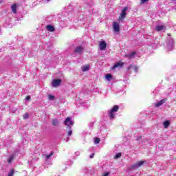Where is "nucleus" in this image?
Returning <instances> with one entry per match:
<instances>
[{
    "instance_id": "11",
    "label": "nucleus",
    "mask_w": 176,
    "mask_h": 176,
    "mask_svg": "<svg viewBox=\"0 0 176 176\" xmlns=\"http://www.w3.org/2000/svg\"><path fill=\"white\" fill-rule=\"evenodd\" d=\"M166 28V26H164V25H157L155 27V30L157 32H159L160 31H163V30H164Z\"/></svg>"
},
{
    "instance_id": "34",
    "label": "nucleus",
    "mask_w": 176,
    "mask_h": 176,
    "mask_svg": "<svg viewBox=\"0 0 176 176\" xmlns=\"http://www.w3.org/2000/svg\"><path fill=\"white\" fill-rule=\"evenodd\" d=\"M47 1H50V0H47Z\"/></svg>"
},
{
    "instance_id": "8",
    "label": "nucleus",
    "mask_w": 176,
    "mask_h": 176,
    "mask_svg": "<svg viewBox=\"0 0 176 176\" xmlns=\"http://www.w3.org/2000/svg\"><path fill=\"white\" fill-rule=\"evenodd\" d=\"M113 28L115 32H119V31H120V27H119V23L118 22H113Z\"/></svg>"
},
{
    "instance_id": "30",
    "label": "nucleus",
    "mask_w": 176,
    "mask_h": 176,
    "mask_svg": "<svg viewBox=\"0 0 176 176\" xmlns=\"http://www.w3.org/2000/svg\"><path fill=\"white\" fill-rule=\"evenodd\" d=\"M94 155H95L94 153L91 154L90 156H89L90 159H94Z\"/></svg>"
},
{
    "instance_id": "22",
    "label": "nucleus",
    "mask_w": 176,
    "mask_h": 176,
    "mask_svg": "<svg viewBox=\"0 0 176 176\" xmlns=\"http://www.w3.org/2000/svg\"><path fill=\"white\" fill-rule=\"evenodd\" d=\"M13 159H14V157L13 155H12L8 160V163H9V164H10V163H12V160H13Z\"/></svg>"
},
{
    "instance_id": "15",
    "label": "nucleus",
    "mask_w": 176,
    "mask_h": 176,
    "mask_svg": "<svg viewBox=\"0 0 176 176\" xmlns=\"http://www.w3.org/2000/svg\"><path fill=\"white\" fill-rule=\"evenodd\" d=\"M60 121H58V120H57L56 118L52 120V126H55L56 127H57Z\"/></svg>"
},
{
    "instance_id": "28",
    "label": "nucleus",
    "mask_w": 176,
    "mask_h": 176,
    "mask_svg": "<svg viewBox=\"0 0 176 176\" xmlns=\"http://www.w3.org/2000/svg\"><path fill=\"white\" fill-rule=\"evenodd\" d=\"M25 100H27L28 101H30V100H31V96H27L25 97Z\"/></svg>"
},
{
    "instance_id": "12",
    "label": "nucleus",
    "mask_w": 176,
    "mask_h": 176,
    "mask_svg": "<svg viewBox=\"0 0 176 176\" xmlns=\"http://www.w3.org/2000/svg\"><path fill=\"white\" fill-rule=\"evenodd\" d=\"M11 9H12V13H17V4L14 3L12 6H11Z\"/></svg>"
},
{
    "instance_id": "10",
    "label": "nucleus",
    "mask_w": 176,
    "mask_h": 176,
    "mask_svg": "<svg viewBox=\"0 0 176 176\" xmlns=\"http://www.w3.org/2000/svg\"><path fill=\"white\" fill-rule=\"evenodd\" d=\"M166 101H167V100L162 99L160 101H159L158 102L155 103V107H162V105H163V104H164L166 102Z\"/></svg>"
},
{
    "instance_id": "2",
    "label": "nucleus",
    "mask_w": 176,
    "mask_h": 176,
    "mask_svg": "<svg viewBox=\"0 0 176 176\" xmlns=\"http://www.w3.org/2000/svg\"><path fill=\"white\" fill-rule=\"evenodd\" d=\"M119 111V106L115 105L111 110L109 113V117L112 120L113 119H115V113L114 112H118Z\"/></svg>"
},
{
    "instance_id": "26",
    "label": "nucleus",
    "mask_w": 176,
    "mask_h": 176,
    "mask_svg": "<svg viewBox=\"0 0 176 176\" xmlns=\"http://www.w3.org/2000/svg\"><path fill=\"white\" fill-rule=\"evenodd\" d=\"M53 155H54V153L51 152L50 155H47V159H49V157H50L51 156H53Z\"/></svg>"
},
{
    "instance_id": "23",
    "label": "nucleus",
    "mask_w": 176,
    "mask_h": 176,
    "mask_svg": "<svg viewBox=\"0 0 176 176\" xmlns=\"http://www.w3.org/2000/svg\"><path fill=\"white\" fill-rule=\"evenodd\" d=\"M48 98H49V100H54L56 98L53 95H49Z\"/></svg>"
},
{
    "instance_id": "9",
    "label": "nucleus",
    "mask_w": 176,
    "mask_h": 176,
    "mask_svg": "<svg viewBox=\"0 0 176 176\" xmlns=\"http://www.w3.org/2000/svg\"><path fill=\"white\" fill-rule=\"evenodd\" d=\"M99 47L100 50H105L107 49V43L104 41H101L99 44Z\"/></svg>"
},
{
    "instance_id": "1",
    "label": "nucleus",
    "mask_w": 176,
    "mask_h": 176,
    "mask_svg": "<svg viewBox=\"0 0 176 176\" xmlns=\"http://www.w3.org/2000/svg\"><path fill=\"white\" fill-rule=\"evenodd\" d=\"M68 123H69L71 126H74V122H72L71 117L66 118V119L64 121V124H65V126H67V128L69 129V131L67 133V135L69 136L72 135V130H71V126L68 125Z\"/></svg>"
},
{
    "instance_id": "27",
    "label": "nucleus",
    "mask_w": 176,
    "mask_h": 176,
    "mask_svg": "<svg viewBox=\"0 0 176 176\" xmlns=\"http://www.w3.org/2000/svg\"><path fill=\"white\" fill-rule=\"evenodd\" d=\"M133 69L135 72H138V67L134 66Z\"/></svg>"
},
{
    "instance_id": "33",
    "label": "nucleus",
    "mask_w": 176,
    "mask_h": 176,
    "mask_svg": "<svg viewBox=\"0 0 176 176\" xmlns=\"http://www.w3.org/2000/svg\"><path fill=\"white\" fill-rule=\"evenodd\" d=\"M140 138H142V137L140 136Z\"/></svg>"
},
{
    "instance_id": "29",
    "label": "nucleus",
    "mask_w": 176,
    "mask_h": 176,
    "mask_svg": "<svg viewBox=\"0 0 176 176\" xmlns=\"http://www.w3.org/2000/svg\"><path fill=\"white\" fill-rule=\"evenodd\" d=\"M133 68V65H131L129 67H127V71H129V69H131Z\"/></svg>"
},
{
    "instance_id": "6",
    "label": "nucleus",
    "mask_w": 176,
    "mask_h": 176,
    "mask_svg": "<svg viewBox=\"0 0 176 176\" xmlns=\"http://www.w3.org/2000/svg\"><path fill=\"white\" fill-rule=\"evenodd\" d=\"M144 163L145 161L144 160L139 161L132 165V168H138V167H141V166H142V164H144Z\"/></svg>"
},
{
    "instance_id": "13",
    "label": "nucleus",
    "mask_w": 176,
    "mask_h": 176,
    "mask_svg": "<svg viewBox=\"0 0 176 176\" xmlns=\"http://www.w3.org/2000/svg\"><path fill=\"white\" fill-rule=\"evenodd\" d=\"M90 69V65H85L82 67V72H86V71H89Z\"/></svg>"
},
{
    "instance_id": "7",
    "label": "nucleus",
    "mask_w": 176,
    "mask_h": 176,
    "mask_svg": "<svg viewBox=\"0 0 176 176\" xmlns=\"http://www.w3.org/2000/svg\"><path fill=\"white\" fill-rule=\"evenodd\" d=\"M52 85L53 87H57V86H60L61 85L60 79H54L52 80Z\"/></svg>"
},
{
    "instance_id": "16",
    "label": "nucleus",
    "mask_w": 176,
    "mask_h": 176,
    "mask_svg": "<svg viewBox=\"0 0 176 176\" xmlns=\"http://www.w3.org/2000/svg\"><path fill=\"white\" fill-rule=\"evenodd\" d=\"M105 78L107 80L109 81L112 79L113 76H112V74H106Z\"/></svg>"
},
{
    "instance_id": "19",
    "label": "nucleus",
    "mask_w": 176,
    "mask_h": 176,
    "mask_svg": "<svg viewBox=\"0 0 176 176\" xmlns=\"http://www.w3.org/2000/svg\"><path fill=\"white\" fill-rule=\"evenodd\" d=\"M14 174V169H11L8 173V176H13V175Z\"/></svg>"
},
{
    "instance_id": "14",
    "label": "nucleus",
    "mask_w": 176,
    "mask_h": 176,
    "mask_svg": "<svg viewBox=\"0 0 176 176\" xmlns=\"http://www.w3.org/2000/svg\"><path fill=\"white\" fill-rule=\"evenodd\" d=\"M46 28L47 31H50V32H53L55 30L54 26L50 25H47Z\"/></svg>"
},
{
    "instance_id": "20",
    "label": "nucleus",
    "mask_w": 176,
    "mask_h": 176,
    "mask_svg": "<svg viewBox=\"0 0 176 176\" xmlns=\"http://www.w3.org/2000/svg\"><path fill=\"white\" fill-rule=\"evenodd\" d=\"M100 141H101L100 138H95V140H94V143L95 144H100Z\"/></svg>"
},
{
    "instance_id": "31",
    "label": "nucleus",
    "mask_w": 176,
    "mask_h": 176,
    "mask_svg": "<svg viewBox=\"0 0 176 176\" xmlns=\"http://www.w3.org/2000/svg\"><path fill=\"white\" fill-rule=\"evenodd\" d=\"M124 56L127 58H130L129 54H125Z\"/></svg>"
},
{
    "instance_id": "18",
    "label": "nucleus",
    "mask_w": 176,
    "mask_h": 176,
    "mask_svg": "<svg viewBox=\"0 0 176 176\" xmlns=\"http://www.w3.org/2000/svg\"><path fill=\"white\" fill-rule=\"evenodd\" d=\"M120 157H122V153H118L114 156V159H119Z\"/></svg>"
},
{
    "instance_id": "17",
    "label": "nucleus",
    "mask_w": 176,
    "mask_h": 176,
    "mask_svg": "<svg viewBox=\"0 0 176 176\" xmlns=\"http://www.w3.org/2000/svg\"><path fill=\"white\" fill-rule=\"evenodd\" d=\"M168 126H170L169 120H166V121L164 122V126L165 129H167L168 127Z\"/></svg>"
},
{
    "instance_id": "21",
    "label": "nucleus",
    "mask_w": 176,
    "mask_h": 176,
    "mask_svg": "<svg viewBox=\"0 0 176 176\" xmlns=\"http://www.w3.org/2000/svg\"><path fill=\"white\" fill-rule=\"evenodd\" d=\"M135 52H131V54H129V58H133V57H134V56H135Z\"/></svg>"
},
{
    "instance_id": "4",
    "label": "nucleus",
    "mask_w": 176,
    "mask_h": 176,
    "mask_svg": "<svg viewBox=\"0 0 176 176\" xmlns=\"http://www.w3.org/2000/svg\"><path fill=\"white\" fill-rule=\"evenodd\" d=\"M74 53L76 54H82V53H83V47L81 45L77 46L74 50Z\"/></svg>"
},
{
    "instance_id": "25",
    "label": "nucleus",
    "mask_w": 176,
    "mask_h": 176,
    "mask_svg": "<svg viewBox=\"0 0 176 176\" xmlns=\"http://www.w3.org/2000/svg\"><path fill=\"white\" fill-rule=\"evenodd\" d=\"M29 116L28 113H26L25 114L23 115V119H28Z\"/></svg>"
},
{
    "instance_id": "24",
    "label": "nucleus",
    "mask_w": 176,
    "mask_h": 176,
    "mask_svg": "<svg viewBox=\"0 0 176 176\" xmlns=\"http://www.w3.org/2000/svg\"><path fill=\"white\" fill-rule=\"evenodd\" d=\"M140 3L142 5H144V3H146V2H148L149 0H140Z\"/></svg>"
},
{
    "instance_id": "32",
    "label": "nucleus",
    "mask_w": 176,
    "mask_h": 176,
    "mask_svg": "<svg viewBox=\"0 0 176 176\" xmlns=\"http://www.w3.org/2000/svg\"><path fill=\"white\" fill-rule=\"evenodd\" d=\"M109 173H105L103 176H109Z\"/></svg>"
},
{
    "instance_id": "5",
    "label": "nucleus",
    "mask_w": 176,
    "mask_h": 176,
    "mask_svg": "<svg viewBox=\"0 0 176 176\" xmlns=\"http://www.w3.org/2000/svg\"><path fill=\"white\" fill-rule=\"evenodd\" d=\"M123 65H124V63H123L122 60H120L115 63L112 67V69H115V68H121V67H123Z\"/></svg>"
},
{
    "instance_id": "3",
    "label": "nucleus",
    "mask_w": 176,
    "mask_h": 176,
    "mask_svg": "<svg viewBox=\"0 0 176 176\" xmlns=\"http://www.w3.org/2000/svg\"><path fill=\"white\" fill-rule=\"evenodd\" d=\"M129 8L127 7H124L121 12V14L119 16V20H123V19H124V17H126V14H127V13L126 12H127Z\"/></svg>"
}]
</instances>
